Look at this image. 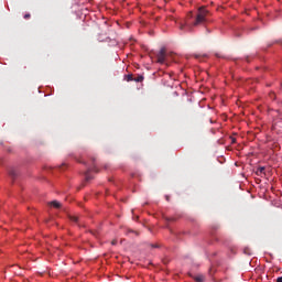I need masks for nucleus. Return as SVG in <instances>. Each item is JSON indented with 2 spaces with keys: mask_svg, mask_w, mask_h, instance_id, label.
<instances>
[{
  "mask_svg": "<svg viewBox=\"0 0 282 282\" xmlns=\"http://www.w3.org/2000/svg\"><path fill=\"white\" fill-rule=\"evenodd\" d=\"M142 80H144V76L142 75H138L137 77H134V83H142Z\"/></svg>",
  "mask_w": 282,
  "mask_h": 282,
  "instance_id": "nucleus-8",
  "label": "nucleus"
},
{
  "mask_svg": "<svg viewBox=\"0 0 282 282\" xmlns=\"http://www.w3.org/2000/svg\"><path fill=\"white\" fill-rule=\"evenodd\" d=\"M50 206H53V208H61V203H58V200H53L50 203Z\"/></svg>",
  "mask_w": 282,
  "mask_h": 282,
  "instance_id": "nucleus-6",
  "label": "nucleus"
},
{
  "mask_svg": "<svg viewBox=\"0 0 282 282\" xmlns=\"http://www.w3.org/2000/svg\"><path fill=\"white\" fill-rule=\"evenodd\" d=\"M216 56H218V57H219V54H216Z\"/></svg>",
  "mask_w": 282,
  "mask_h": 282,
  "instance_id": "nucleus-20",
  "label": "nucleus"
},
{
  "mask_svg": "<svg viewBox=\"0 0 282 282\" xmlns=\"http://www.w3.org/2000/svg\"><path fill=\"white\" fill-rule=\"evenodd\" d=\"M112 246H116V240L112 241Z\"/></svg>",
  "mask_w": 282,
  "mask_h": 282,
  "instance_id": "nucleus-18",
  "label": "nucleus"
},
{
  "mask_svg": "<svg viewBox=\"0 0 282 282\" xmlns=\"http://www.w3.org/2000/svg\"><path fill=\"white\" fill-rule=\"evenodd\" d=\"M91 171H94L95 173H98V167L94 166L93 170H88L86 173H85V180L86 182H89L90 180H94V176H91Z\"/></svg>",
  "mask_w": 282,
  "mask_h": 282,
  "instance_id": "nucleus-4",
  "label": "nucleus"
},
{
  "mask_svg": "<svg viewBox=\"0 0 282 282\" xmlns=\"http://www.w3.org/2000/svg\"><path fill=\"white\" fill-rule=\"evenodd\" d=\"M165 199H166V202H170L171 198L169 196H165Z\"/></svg>",
  "mask_w": 282,
  "mask_h": 282,
  "instance_id": "nucleus-16",
  "label": "nucleus"
},
{
  "mask_svg": "<svg viewBox=\"0 0 282 282\" xmlns=\"http://www.w3.org/2000/svg\"><path fill=\"white\" fill-rule=\"evenodd\" d=\"M195 58H202V55H197V54H196V55H195Z\"/></svg>",
  "mask_w": 282,
  "mask_h": 282,
  "instance_id": "nucleus-15",
  "label": "nucleus"
},
{
  "mask_svg": "<svg viewBox=\"0 0 282 282\" xmlns=\"http://www.w3.org/2000/svg\"><path fill=\"white\" fill-rule=\"evenodd\" d=\"M271 98H275V95H274V94H272V95H271Z\"/></svg>",
  "mask_w": 282,
  "mask_h": 282,
  "instance_id": "nucleus-17",
  "label": "nucleus"
},
{
  "mask_svg": "<svg viewBox=\"0 0 282 282\" xmlns=\"http://www.w3.org/2000/svg\"><path fill=\"white\" fill-rule=\"evenodd\" d=\"M70 221H74V224H78V216H69Z\"/></svg>",
  "mask_w": 282,
  "mask_h": 282,
  "instance_id": "nucleus-12",
  "label": "nucleus"
},
{
  "mask_svg": "<svg viewBox=\"0 0 282 282\" xmlns=\"http://www.w3.org/2000/svg\"><path fill=\"white\" fill-rule=\"evenodd\" d=\"M9 175L11 177H17V170H14V169L9 170Z\"/></svg>",
  "mask_w": 282,
  "mask_h": 282,
  "instance_id": "nucleus-10",
  "label": "nucleus"
},
{
  "mask_svg": "<svg viewBox=\"0 0 282 282\" xmlns=\"http://www.w3.org/2000/svg\"><path fill=\"white\" fill-rule=\"evenodd\" d=\"M272 129L278 134L282 133V118H278V119L274 120Z\"/></svg>",
  "mask_w": 282,
  "mask_h": 282,
  "instance_id": "nucleus-3",
  "label": "nucleus"
},
{
  "mask_svg": "<svg viewBox=\"0 0 282 282\" xmlns=\"http://www.w3.org/2000/svg\"><path fill=\"white\" fill-rule=\"evenodd\" d=\"M126 80L128 82V83H131V82H133L134 80V78H133V75H127L126 76Z\"/></svg>",
  "mask_w": 282,
  "mask_h": 282,
  "instance_id": "nucleus-11",
  "label": "nucleus"
},
{
  "mask_svg": "<svg viewBox=\"0 0 282 282\" xmlns=\"http://www.w3.org/2000/svg\"><path fill=\"white\" fill-rule=\"evenodd\" d=\"M276 282H282V276L278 278Z\"/></svg>",
  "mask_w": 282,
  "mask_h": 282,
  "instance_id": "nucleus-14",
  "label": "nucleus"
},
{
  "mask_svg": "<svg viewBox=\"0 0 282 282\" xmlns=\"http://www.w3.org/2000/svg\"><path fill=\"white\" fill-rule=\"evenodd\" d=\"M209 14H210V11H208L206 7L198 8L195 14V20L192 23L193 28L205 25L208 22Z\"/></svg>",
  "mask_w": 282,
  "mask_h": 282,
  "instance_id": "nucleus-1",
  "label": "nucleus"
},
{
  "mask_svg": "<svg viewBox=\"0 0 282 282\" xmlns=\"http://www.w3.org/2000/svg\"><path fill=\"white\" fill-rule=\"evenodd\" d=\"M156 58H158V63H160L161 65H164V63H166V48H161Z\"/></svg>",
  "mask_w": 282,
  "mask_h": 282,
  "instance_id": "nucleus-2",
  "label": "nucleus"
},
{
  "mask_svg": "<svg viewBox=\"0 0 282 282\" xmlns=\"http://www.w3.org/2000/svg\"><path fill=\"white\" fill-rule=\"evenodd\" d=\"M31 17H32V15H31L30 13L24 14V19H25V20L30 19Z\"/></svg>",
  "mask_w": 282,
  "mask_h": 282,
  "instance_id": "nucleus-13",
  "label": "nucleus"
},
{
  "mask_svg": "<svg viewBox=\"0 0 282 282\" xmlns=\"http://www.w3.org/2000/svg\"><path fill=\"white\" fill-rule=\"evenodd\" d=\"M189 17H193V12H189Z\"/></svg>",
  "mask_w": 282,
  "mask_h": 282,
  "instance_id": "nucleus-19",
  "label": "nucleus"
},
{
  "mask_svg": "<svg viewBox=\"0 0 282 282\" xmlns=\"http://www.w3.org/2000/svg\"><path fill=\"white\" fill-rule=\"evenodd\" d=\"M257 175L259 176H262V175H265V167L261 166V167H258L257 170Z\"/></svg>",
  "mask_w": 282,
  "mask_h": 282,
  "instance_id": "nucleus-5",
  "label": "nucleus"
},
{
  "mask_svg": "<svg viewBox=\"0 0 282 282\" xmlns=\"http://www.w3.org/2000/svg\"><path fill=\"white\" fill-rule=\"evenodd\" d=\"M187 26H188V23H186V22H185V23H182V22H181V23L178 24V28H180L181 31H184L185 28H187Z\"/></svg>",
  "mask_w": 282,
  "mask_h": 282,
  "instance_id": "nucleus-9",
  "label": "nucleus"
},
{
  "mask_svg": "<svg viewBox=\"0 0 282 282\" xmlns=\"http://www.w3.org/2000/svg\"><path fill=\"white\" fill-rule=\"evenodd\" d=\"M194 281L196 282H204L205 281V278L204 275H196V276H193Z\"/></svg>",
  "mask_w": 282,
  "mask_h": 282,
  "instance_id": "nucleus-7",
  "label": "nucleus"
}]
</instances>
